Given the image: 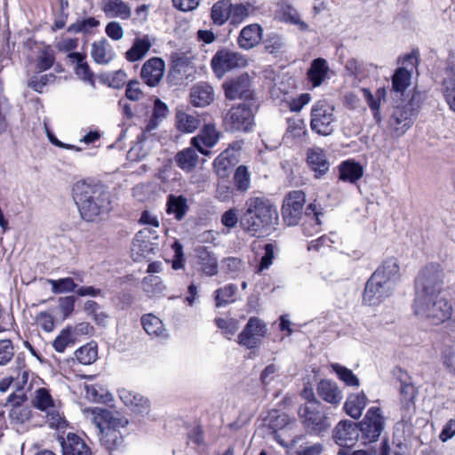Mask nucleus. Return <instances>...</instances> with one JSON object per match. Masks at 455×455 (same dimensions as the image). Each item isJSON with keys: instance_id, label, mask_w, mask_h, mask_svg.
I'll list each match as a JSON object with an SVG mask.
<instances>
[{"instance_id": "nucleus-1", "label": "nucleus", "mask_w": 455, "mask_h": 455, "mask_svg": "<svg viewBox=\"0 0 455 455\" xmlns=\"http://www.w3.org/2000/svg\"><path fill=\"white\" fill-rule=\"evenodd\" d=\"M74 200L85 221H93L108 210V194L100 187L78 181L73 187Z\"/></svg>"}, {"instance_id": "nucleus-2", "label": "nucleus", "mask_w": 455, "mask_h": 455, "mask_svg": "<svg viewBox=\"0 0 455 455\" xmlns=\"http://www.w3.org/2000/svg\"><path fill=\"white\" fill-rule=\"evenodd\" d=\"M413 312L419 318L430 324L439 325L447 322L451 326L452 304L440 294L416 296Z\"/></svg>"}, {"instance_id": "nucleus-3", "label": "nucleus", "mask_w": 455, "mask_h": 455, "mask_svg": "<svg viewBox=\"0 0 455 455\" xmlns=\"http://www.w3.org/2000/svg\"><path fill=\"white\" fill-rule=\"evenodd\" d=\"M419 94L414 93L408 103L393 110L388 125L395 136L401 137L411 128L419 107Z\"/></svg>"}, {"instance_id": "nucleus-4", "label": "nucleus", "mask_w": 455, "mask_h": 455, "mask_svg": "<svg viewBox=\"0 0 455 455\" xmlns=\"http://www.w3.org/2000/svg\"><path fill=\"white\" fill-rule=\"evenodd\" d=\"M444 279L445 274L439 265L426 266L416 279V296L440 294Z\"/></svg>"}, {"instance_id": "nucleus-5", "label": "nucleus", "mask_w": 455, "mask_h": 455, "mask_svg": "<svg viewBox=\"0 0 455 455\" xmlns=\"http://www.w3.org/2000/svg\"><path fill=\"white\" fill-rule=\"evenodd\" d=\"M334 107L324 100L315 102L311 108L310 127L319 135L328 136L333 132Z\"/></svg>"}, {"instance_id": "nucleus-6", "label": "nucleus", "mask_w": 455, "mask_h": 455, "mask_svg": "<svg viewBox=\"0 0 455 455\" xmlns=\"http://www.w3.org/2000/svg\"><path fill=\"white\" fill-rule=\"evenodd\" d=\"M32 404L35 408L46 412L49 427L68 426L63 412L60 411L59 403L52 399L48 389L44 387L36 389L32 399Z\"/></svg>"}, {"instance_id": "nucleus-7", "label": "nucleus", "mask_w": 455, "mask_h": 455, "mask_svg": "<svg viewBox=\"0 0 455 455\" xmlns=\"http://www.w3.org/2000/svg\"><path fill=\"white\" fill-rule=\"evenodd\" d=\"M247 65L248 60L243 55L228 49L217 51L211 60L212 68L219 78L223 77L227 72Z\"/></svg>"}, {"instance_id": "nucleus-8", "label": "nucleus", "mask_w": 455, "mask_h": 455, "mask_svg": "<svg viewBox=\"0 0 455 455\" xmlns=\"http://www.w3.org/2000/svg\"><path fill=\"white\" fill-rule=\"evenodd\" d=\"M395 286V284L382 279L379 273H373L366 283L363 301L370 306L379 304L392 294Z\"/></svg>"}, {"instance_id": "nucleus-9", "label": "nucleus", "mask_w": 455, "mask_h": 455, "mask_svg": "<svg viewBox=\"0 0 455 455\" xmlns=\"http://www.w3.org/2000/svg\"><path fill=\"white\" fill-rule=\"evenodd\" d=\"M279 225L277 206L267 199L258 198V234L267 236L275 232Z\"/></svg>"}, {"instance_id": "nucleus-10", "label": "nucleus", "mask_w": 455, "mask_h": 455, "mask_svg": "<svg viewBox=\"0 0 455 455\" xmlns=\"http://www.w3.org/2000/svg\"><path fill=\"white\" fill-rule=\"evenodd\" d=\"M83 413L96 427H125L129 423L127 419L117 411L94 407L84 409Z\"/></svg>"}, {"instance_id": "nucleus-11", "label": "nucleus", "mask_w": 455, "mask_h": 455, "mask_svg": "<svg viewBox=\"0 0 455 455\" xmlns=\"http://www.w3.org/2000/svg\"><path fill=\"white\" fill-rule=\"evenodd\" d=\"M226 120L233 132H250L254 126L253 109L245 103L240 104L229 110Z\"/></svg>"}, {"instance_id": "nucleus-12", "label": "nucleus", "mask_w": 455, "mask_h": 455, "mask_svg": "<svg viewBox=\"0 0 455 455\" xmlns=\"http://www.w3.org/2000/svg\"><path fill=\"white\" fill-rule=\"evenodd\" d=\"M305 202L306 196L302 191H292L288 194L282 208L283 218L287 225L295 226L299 223Z\"/></svg>"}, {"instance_id": "nucleus-13", "label": "nucleus", "mask_w": 455, "mask_h": 455, "mask_svg": "<svg viewBox=\"0 0 455 455\" xmlns=\"http://www.w3.org/2000/svg\"><path fill=\"white\" fill-rule=\"evenodd\" d=\"M400 381V403L402 409V421L405 425H412L411 418L415 411L414 399L418 394V391L412 383L403 381L401 376Z\"/></svg>"}, {"instance_id": "nucleus-14", "label": "nucleus", "mask_w": 455, "mask_h": 455, "mask_svg": "<svg viewBox=\"0 0 455 455\" xmlns=\"http://www.w3.org/2000/svg\"><path fill=\"white\" fill-rule=\"evenodd\" d=\"M252 77L248 73L230 79L223 84L225 95L228 100L248 98L251 95Z\"/></svg>"}, {"instance_id": "nucleus-15", "label": "nucleus", "mask_w": 455, "mask_h": 455, "mask_svg": "<svg viewBox=\"0 0 455 455\" xmlns=\"http://www.w3.org/2000/svg\"><path fill=\"white\" fill-rule=\"evenodd\" d=\"M118 395L124 404L133 413L146 415L149 412L150 403L138 392L122 387L118 389Z\"/></svg>"}, {"instance_id": "nucleus-16", "label": "nucleus", "mask_w": 455, "mask_h": 455, "mask_svg": "<svg viewBox=\"0 0 455 455\" xmlns=\"http://www.w3.org/2000/svg\"><path fill=\"white\" fill-rule=\"evenodd\" d=\"M320 402H315L310 404H304L299 408L298 413L302 422L307 426L329 427L328 418L322 411Z\"/></svg>"}, {"instance_id": "nucleus-17", "label": "nucleus", "mask_w": 455, "mask_h": 455, "mask_svg": "<svg viewBox=\"0 0 455 455\" xmlns=\"http://www.w3.org/2000/svg\"><path fill=\"white\" fill-rule=\"evenodd\" d=\"M165 64L161 58L154 57L147 60L141 68V78L151 87L159 84L164 74Z\"/></svg>"}, {"instance_id": "nucleus-18", "label": "nucleus", "mask_w": 455, "mask_h": 455, "mask_svg": "<svg viewBox=\"0 0 455 455\" xmlns=\"http://www.w3.org/2000/svg\"><path fill=\"white\" fill-rule=\"evenodd\" d=\"M220 139V132L212 124H204L200 133L192 138L191 145L204 155H208L209 151L204 148L214 147Z\"/></svg>"}, {"instance_id": "nucleus-19", "label": "nucleus", "mask_w": 455, "mask_h": 455, "mask_svg": "<svg viewBox=\"0 0 455 455\" xmlns=\"http://www.w3.org/2000/svg\"><path fill=\"white\" fill-rule=\"evenodd\" d=\"M275 18L281 22L297 26L300 31L308 30V25L301 20L297 9L288 3L278 4Z\"/></svg>"}, {"instance_id": "nucleus-20", "label": "nucleus", "mask_w": 455, "mask_h": 455, "mask_svg": "<svg viewBox=\"0 0 455 455\" xmlns=\"http://www.w3.org/2000/svg\"><path fill=\"white\" fill-rule=\"evenodd\" d=\"M63 455H92L90 447L77 435L68 433L67 437H60Z\"/></svg>"}, {"instance_id": "nucleus-21", "label": "nucleus", "mask_w": 455, "mask_h": 455, "mask_svg": "<svg viewBox=\"0 0 455 455\" xmlns=\"http://www.w3.org/2000/svg\"><path fill=\"white\" fill-rule=\"evenodd\" d=\"M91 56L95 63L108 65L116 58V52L111 44L106 38H101L92 44Z\"/></svg>"}, {"instance_id": "nucleus-22", "label": "nucleus", "mask_w": 455, "mask_h": 455, "mask_svg": "<svg viewBox=\"0 0 455 455\" xmlns=\"http://www.w3.org/2000/svg\"><path fill=\"white\" fill-rule=\"evenodd\" d=\"M101 10L108 18L129 20L132 16V8L124 0H103Z\"/></svg>"}, {"instance_id": "nucleus-23", "label": "nucleus", "mask_w": 455, "mask_h": 455, "mask_svg": "<svg viewBox=\"0 0 455 455\" xmlns=\"http://www.w3.org/2000/svg\"><path fill=\"white\" fill-rule=\"evenodd\" d=\"M189 97L191 104L195 107L208 106L214 99L213 88L207 83H198L191 88Z\"/></svg>"}, {"instance_id": "nucleus-24", "label": "nucleus", "mask_w": 455, "mask_h": 455, "mask_svg": "<svg viewBox=\"0 0 455 455\" xmlns=\"http://www.w3.org/2000/svg\"><path fill=\"white\" fill-rule=\"evenodd\" d=\"M307 162L317 178L326 173L329 170V162L326 159L324 151L320 148L308 149Z\"/></svg>"}, {"instance_id": "nucleus-25", "label": "nucleus", "mask_w": 455, "mask_h": 455, "mask_svg": "<svg viewBox=\"0 0 455 455\" xmlns=\"http://www.w3.org/2000/svg\"><path fill=\"white\" fill-rule=\"evenodd\" d=\"M317 394L325 402L338 404L342 399V394L337 384L329 379H322L317 384Z\"/></svg>"}, {"instance_id": "nucleus-26", "label": "nucleus", "mask_w": 455, "mask_h": 455, "mask_svg": "<svg viewBox=\"0 0 455 455\" xmlns=\"http://www.w3.org/2000/svg\"><path fill=\"white\" fill-rule=\"evenodd\" d=\"M329 70V65L324 59L317 58L312 61L307 75L313 87H318L322 84L327 77Z\"/></svg>"}, {"instance_id": "nucleus-27", "label": "nucleus", "mask_w": 455, "mask_h": 455, "mask_svg": "<svg viewBox=\"0 0 455 455\" xmlns=\"http://www.w3.org/2000/svg\"><path fill=\"white\" fill-rule=\"evenodd\" d=\"M188 210V199L184 196L171 194L167 196L166 212L174 215L177 220H182Z\"/></svg>"}, {"instance_id": "nucleus-28", "label": "nucleus", "mask_w": 455, "mask_h": 455, "mask_svg": "<svg viewBox=\"0 0 455 455\" xmlns=\"http://www.w3.org/2000/svg\"><path fill=\"white\" fill-rule=\"evenodd\" d=\"M152 46V42L148 35L136 37L132 46L126 52L125 58L130 62H135L146 56Z\"/></svg>"}, {"instance_id": "nucleus-29", "label": "nucleus", "mask_w": 455, "mask_h": 455, "mask_svg": "<svg viewBox=\"0 0 455 455\" xmlns=\"http://www.w3.org/2000/svg\"><path fill=\"white\" fill-rule=\"evenodd\" d=\"M68 58L73 62L76 63V66L75 68V72L76 76L82 80L89 83L91 85L94 86V79L93 73L91 71L88 63L85 61V54L80 52H70L68 55Z\"/></svg>"}, {"instance_id": "nucleus-30", "label": "nucleus", "mask_w": 455, "mask_h": 455, "mask_svg": "<svg viewBox=\"0 0 455 455\" xmlns=\"http://www.w3.org/2000/svg\"><path fill=\"white\" fill-rule=\"evenodd\" d=\"M374 273H379L382 279L396 284L400 278V267L398 260L395 258L387 259L374 271Z\"/></svg>"}, {"instance_id": "nucleus-31", "label": "nucleus", "mask_w": 455, "mask_h": 455, "mask_svg": "<svg viewBox=\"0 0 455 455\" xmlns=\"http://www.w3.org/2000/svg\"><path fill=\"white\" fill-rule=\"evenodd\" d=\"M320 213L316 211V206L310 204L306 209L307 220L302 224V231L306 236H313L321 230Z\"/></svg>"}, {"instance_id": "nucleus-32", "label": "nucleus", "mask_w": 455, "mask_h": 455, "mask_svg": "<svg viewBox=\"0 0 455 455\" xmlns=\"http://www.w3.org/2000/svg\"><path fill=\"white\" fill-rule=\"evenodd\" d=\"M141 323L145 331L154 337L166 339L169 335L164 329L163 322L154 315H145L141 318Z\"/></svg>"}, {"instance_id": "nucleus-33", "label": "nucleus", "mask_w": 455, "mask_h": 455, "mask_svg": "<svg viewBox=\"0 0 455 455\" xmlns=\"http://www.w3.org/2000/svg\"><path fill=\"white\" fill-rule=\"evenodd\" d=\"M188 67V59L180 56L173 60L172 66L168 73L167 81L171 85H180L184 79V74Z\"/></svg>"}, {"instance_id": "nucleus-34", "label": "nucleus", "mask_w": 455, "mask_h": 455, "mask_svg": "<svg viewBox=\"0 0 455 455\" xmlns=\"http://www.w3.org/2000/svg\"><path fill=\"white\" fill-rule=\"evenodd\" d=\"M240 225L254 236L256 233V199L251 198L246 202L243 212L240 217Z\"/></svg>"}, {"instance_id": "nucleus-35", "label": "nucleus", "mask_w": 455, "mask_h": 455, "mask_svg": "<svg viewBox=\"0 0 455 455\" xmlns=\"http://www.w3.org/2000/svg\"><path fill=\"white\" fill-rule=\"evenodd\" d=\"M366 403L367 396L364 393L351 394L347 396L344 408L349 416L353 419H358L361 417Z\"/></svg>"}, {"instance_id": "nucleus-36", "label": "nucleus", "mask_w": 455, "mask_h": 455, "mask_svg": "<svg viewBox=\"0 0 455 455\" xmlns=\"http://www.w3.org/2000/svg\"><path fill=\"white\" fill-rule=\"evenodd\" d=\"M232 15V3L229 0H219L212 7L211 17L214 24H225Z\"/></svg>"}, {"instance_id": "nucleus-37", "label": "nucleus", "mask_w": 455, "mask_h": 455, "mask_svg": "<svg viewBox=\"0 0 455 455\" xmlns=\"http://www.w3.org/2000/svg\"><path fill=\"white\" fill-rule=\"evenodd\" d=\"M198 155L195 148H187L179 151L175 156V162L178 167L184 172H191L198 164Z\"/></svg>"}, {"instance_id": "nucleus-38", "label": "nucleus", "mask_w": 455, "mask_h": 455, "mask_svg": "<svg viewBox=\"0 0 455 455\" xmlns=\"http://www.w3.org/2000/svg\"><path fill=\"white\" fill-rule=\"evenodd\" d=\"M363 166L355 161H345L339 165V179L351 183L362 178Z\"/></svg>"}, {"instance_id": "nucleus-39", "label": "nucleus", "mask_w": 455, "mask_h": 455, "mask_svg": "<svg viewBox=\"0 0 455 455\" xmlns=\"http://www.w3.org/2000/svg\"><path fill=\"white\" fill-rule=\"evenodd\" d=\"M443 93L450 108L455 112V67L446 70L443 82Z\"/></svg>"}, {"instance_id": "nucleus-40", "label": "nucleus", "mask_w": 455, "mask_h": 455, "mask_svg": "<svg viewBox=\"0 0 455 455\" xmlns=\"http://www.w3.org/2000/svg\"><path fill=\"white\" fill-rule=\"evenodd\" d=\"M198 264L203 273L207 275H214L218 273V259L213 253L206 248L198 250Z\"/></svg>"}, {"instance_id": "nucleus-41", "label": "nucleus", "mask_w": 455, "mask_h": 455, "mask_svg": "<svg viewBox=\"0 0 455 455\" xmlns=\"http://www.w3.org/2000/svg\"><path fill=\"white\" fill-rule=\"evenodd\" d=\"M332 436L339 446L352 447L358 441L360 434L358 428H335Z\"/></svg>"}, {"instance_id": "nucleus-42", "label": "nucleus", "mask_w": 455, "mask_h": 455, "mask_svg": "<svg viewBox=\"0 0 455 455\" xmlns=\"http://www.w3.org/2000/svg\"><path fill=\"white\" fill-rule=\"evenodd\" d=\"M177 128L183 132H194L201 124L200 119L194 114L178 111L176 114Z\"/></svg>"}, {"instance_id": "nucleus-43", "label": "nucleus", "mask_w": 455, "mask_h": 455, "mask_svg": "<svg viewBox=\"0 0 455 455\" xmlns=\"http://www.w3.org/2000/svg\"><path fill=\"white\" fill-rule=\"evenodd\" d=\"M84 388L87 398L92 402L108 403L114 401L113 395L102 385H85Z\"/></svg>"}, {"instance_id": "nucleus-44", "label": "nucleus", "mask_w": 455, "mask_h": 455, "mask_svg": "<svg viewBox=\"0 0 455 455\" xmlns=\"http://www.w3.org/2000/svg\"><path fill=\"white\" fill-rule=\"evenodd\" d=\"M238 344L248 348L254 349L256 347V318L251 317L244 329L238 335Z\"/></svg>"}, {"instance_id": "nucleus-45", "label": "nucleus", "mask_w": 455, "mask_h": 455, "mask_svg": "<svg viewBox=\"0 0 455 455\" xmlns=\"http://www.w3.org/2000/svg\"><path fill=\"white\" fill-rule=\"evenodd\" d=\"M100 442L107 449H113L119 446L123 438L118 428H98Z\"/></svg>"}, {"instance_id": "nucleus-46", "label": "nucleus", "mask_w": 455, "mask_h": 455, "mask_svg": "<svg viewBox=\"0 0 455 455\" xmlns=\"http://www.w3.org/2000/svg\"><path fill=\"white\" fill-rule=\"evenodd\" d=\"M76 360L84 364L89 365L94 363L98 356L97 347L88 343L75 351Z\"/></svg>"}, {"instance_id": "nucleus-47", "label": "nucleus", "mask_w": 455, "mask_h": 455, "mask_svg": "<svg viewBox=\"0 0 455 455\" xmlns=\"http://www.w3.org/2000/svg\"><path fill=\"white\" fill-rule=\"evenodd\" d=\"M411 76V73L406 68H397L392 77L393 90L403 93L410 85Z\"/></svg>"}, {"instance_id": "nucleus-48", "label": "nucleus", "mask_w": 455, "mask_h": 455, "mask_svg": "<svg viewBox=\"0 0 455 455\" xmlns=\"http://www.w3.org/2000/svg\"><path fill=\"white\" fill-rule=\"evenodd\" d=\"M238 44L244 50L252 49L256 45V24L248 25L241 30Z\"/></svg>"}, {"instance_id": "nucleus-49", "label": "nucleus", "mask_w": 455, "mask_h": 455, "mask_svg": "<svg viewBox=\"0 0 455 455\" xmlns=\"http://www.w3.org/2000/svg\"><path fill=\"white\" fill-rule=\"evenodd\" d=\"M237 291L236 285L229 283L225 285L223 288H220L215 291V302L216 307H224L233 301L234 295Z\"/></svg>"}, {"instance_id": "nucleus-50", "label": "nucleus", "mask_w": 455, "mask_h": 455, "mask_svg": "<svg viewBox=\"0 0 455 455\" xmlns=\"http://www.w3.org/2000/svg\"><path fill=\"white\" fill-rule=\"evenodd\" d=\"M332 371L338 375L339 379L342 380L347 386L358 387L360 385L359 379L353 373V371L340 365L339 363H331Z\"/></svg>"}, {"instance_id": "nucleus-51", "label": "nucleus", "mask_w": 455, "mask_h": 455, "mask_svg": "<svg viewBox=\"0 0 455 455\" xmlns=\"http://www.w3.org/2000/svg\"><path fill=\"white\" fill-rule=\"evenodd\" d=\"M52 286V291L55 294L76 291L77 284L71 277L60 278L57 280H49Z\"/></svg>"}, {"instance_id": "nucleus-52", "label": "nucleus", "mask_w": 455, "mask_h": 455, "mask_svg": "<svg viewBox=\"0 0 455 455\" xmlns=\"http://www.w3.org/2000/svg\"><path fill=\"white\" fill-rule=\"evenodd\" d=\"M305 124L300 119H289L288 127L284 136L285 140H300L306 134Z\"/></svg>"}, {"instance_id": "nucleus-53", "label": "nucleus", "mask_w": 455, "mask_h": 455, "mask_svg": "<svg viewBox=\"0 0 455 455\" xmlns=\"http://www.w3.org/2000/svg\"><path fill=\"white\" fill-rule=\"evenodd\" d=\"M156 228H145L139 231L135 236L134 247H139L140 249H147L149 247L148 241L151 239H156Z\"/></svg>"}, {"instance_id": "nucleus-54", "label": "nucleus", "mask_w": 455, "mask_h": 455, "mask_svg": "<svg viewBox=\"0 0 455 455\" xmlns=\"http://www.w3.org/2000/svg\"><path fill=\"white\" fill-rule=\"evenodd\" d=\"M386 419L382 414L380 408L379 407H371L363 419V424L366 427H383L385 424Z\"/></svg>"}, {"instance_id": "nucleus-55", "label": "nucleus", "mask_w": 455, "mask_h": 455, "mask_svg": "<svg viewBox=\"0 0 455 455\" xmlns=\"http://www.w3.org/2000/svg\"><path fill=\"white\" fill-rule=\"evenodd\" d=\"M361 92L369 108L372 111L374 120L377 123H379L381 121V116L379 112L381 100L373 95L371 92L367 88L361 89Z\"/></svg>"}, {"instance_id": "nucleus-56", "label": "nucleus", "mask_w": 455, "mask_h": 455, "mask_svg": "<svg viewBox=\"0 0 455 455\" xmlns=\"http://www.w3.org/2000/svg\"><path fill=\"white\" fill-rule=\"evenodd\" d=\"M99 25L100 21L98 20H96L94 17H89L71 24L68 27V31L75 34L87 33L91 28H96Z\"/></svg>"}, {"instance_id": "nucleus-57", "label": "nucleus", "mask_w": 455, "mask_h": 455, "mask_svg": "<svg viewBox=\"0 0 455 455\" xmlns=\"http://www.w3.org/2000/svg\"><path fill=\"white\" fill-rule=\"evenodd\" d=\"M74 344V338L70 329H64L53 340L52 346L59 353H63L67 347Z\"/></svg>"}, {"instance_id": "nucleus-58", "label": "nucleus", "mask_w": 455, "mask_h": 455, "mask_svg": "<svg viewBox=\"0 0 455 455\" xmlns=\"http://www.w3.org/2000/svg\"><path fill=\"white\" fill-rule=\"evenodd\" d=\"M235 182L238 190L246 191L250 187V173L245 165L237 167L235 172Z\"/></svg>"}, {"instance_id": "nucleus-59", "label": "nucleus", "mask_w": 455, "mask_h": 455, "mask_svg": "<svg viewBox=\"0 0 455 455\" xmlns=\"http://www.w3.org/2000/svg\"><path fill=\"white\" fill-rule=\"evenodd\" d=\"M231 166V161L228 153L223 152L213 162V168L218 176L223 178L228 174Z\"/></svg>"}, {"instance_id": "nucleus-60", "label": "nucleus", "mask_w": 455, "mask_h": 455, "mask_svg": "<svg viewBox=\"0 0 455 455\" xmlns=\"http://www.w3.org/2000/svg\"><path fill=\"white\" fill-rule=\"evenodd\" d=\"M217 326L223 331V333L230 339L239 329L238 321L233 318H216Z\"/></svg>"}, {"instance_id": "nucleus-61", "label": "nucleus", "mask_w": 455, "mask_h": 455, "mask_svg": "<svg viewBox=\"0 0 455 455\" xmlns=\"http://www.w3.org/2000/svg\"><path fill=\"white\" fill-rule=\"evenodd\" d=\"M274 243H266L264 245V254L261 256L259 264L258 265V272L267 269L273 263L275 258Z\"/></svg>"}, {"instance_id": "nucleus-62", "label": "nucleus", "mask_w": 455, "mask_h": 455, "mask_svg": "<svg viewBox=\"0 0 455 455\" xmlns=\"http://www.w3.org/2000/svg\"><path fill=\"white\" fill-rule=\"evenodd\" d=\"M265 50L269 53H275L281 50L283 45V38L277 34H269L262 41Z\"/></svg>"}, {"instance_id": "nucleus-63", "label": "nucleus", "mask_w": 455, "mask_h": 455, "mask_svg": "<svg viewBox=\"0 0 455 455\" xmlns=\"http://www.w3.org/2000/svg\"><path fill=\"white\" fill-rule=\"evenodd\" d=\"M143 290L147 293L155 294L162 291V282L159 276L148 275L143 278L142 281Z\"/></svg>"}, {"instance_id": "nucleus-64", "label": "nucleus", "mask_w": 455, "mask_h": 455, "mask_svg": "<svg viewBox=\"0 0 455 455\" xmlns=\"http://www.w3.org/2000/svg\"><path fill=\"white\" fill-rule=\"evenodd\" d=\"M442 361L446 371L455 375V349L453 347H448L443 350Z\"/></svg>"}]
</instances>
